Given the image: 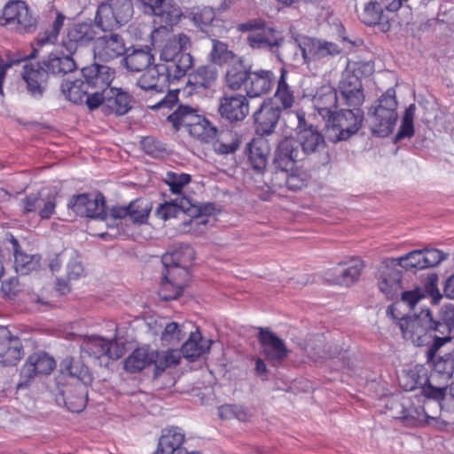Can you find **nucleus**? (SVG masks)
I'll return each instance as SVG.
<instances>
[{
	"instance_id": "nucleus-34",
	"label": "nucleus",
	"mask_w": 454,
	"mask_h": 454,
	"mask_svg": "<svg viewBox=\"0 0 454 454\" xmlns=\"http://www.w3.org/2000/svg\"><path fill=\"white\" fill-rule=\"evenodd\" d=\"M86 86L91 90H109L114 70L106 65L94 63L82 69Z\"/></svg>"
},
{
	"instance_id": "nucleus-26",
	"label": "nucleus",
	"mask_w": 454,
	"mask_h": 454,
	"mask_svg": "<svg viewBox=\"0 0 454 454\" xmlns=\"http://www.w3.org/2000/svg\"><path fill=\"white\" fill-rule=\"evenodd\" d=\"M49 75L43 61L26 63L23 67L22 78L27 83V92L35 98L43 96Z\"/></svg>"
},
{
	"instance_id": "nucleus-8",
	"label": "nucleus",
	"mask_w": 454,
	"mask_h": 454,
	"mask_svg": "<svg viewBox=\"0 0 454 454\" xmlns=\"http://www.w3.org/2000/svg\"><path fill=\"white\" fill-rule=\"evenodd\" d=\"M397 0L371 1L361 13V20L367 26L379 25L383 33L390 31L397 16Z\"/></svg>"
},
{
	"instance_id": "nucleus-2",
	"label": "nucleus",
	"mask_w": 454,
	"mask_h": 454,
	"mask_svg": "<svg viewBox=\"0 0 454 454\" xmlns=\"http://www.w3.org/2000/svg\"><path fill=\"white\" fill-rule=\"evenodd\" d=\"M372 117V131L385 137L393 133L397 121V99L395 87L389 88L369 109Z\"/></svg>"
},
{
	"instance_id": "nucleus-19",
	"label": "nucleus",
	"mask_w": 454,
	"mask_h": 454,
	"mask_svg": "<svg viewBox=\"0 0 454 454\" xmlns=\"http://www.w3.org/2000/svg\"><path fill=\"white\" fill-rule=\"evenodd\" d=\"M360 70L346 69L339 82V90L345 106H362L364 101Z\"/></svg>"
},
{
	"instance_id": "nucleus-3",
	"label": "nucleus",
	"mask_w": 454,
	"mask_h": 454,
	"mask_svg": "<svg viewBox=\"0 0 454 454\" xmlns=\"http://www.w3.org/2000/svg\"><path fill=\"white\" fill-rule=\"evenodd\" d=\"M360 106H340L331 119H327L325 126L333 142L348 140L362 128L364 116Z\"/></svg>"
},
{
	"instance_id": "nucleus-38",
	"label": "nucleus",
	"mask_w": 454,
	"mask_h": 454,
	"mask_svg": "<svg viewBox=\"0 0 454 454\" xmlns=\"http://www.w3.org/2000/svg\"><path fill=\"white\" fill-rule=\"evenodd\" d=\"M270 151V146L263 138H253L247 143L246 153L253 169L257 173L262 174L266 169Z\"/></svg>"
},
{
	"instance_id": "nucleus-33",
	"label": "nucleus",
	"mask_w": 454,
	"mask_h": 454,
	"mask_svg": "<svg viewBox=\"0 0 454 454\" xmlns=\"http://www.w3.org/2000/svg\"><path fill=\"white\" fill-rule=\"evenodd\" d=\"M313 104L318 114L325 121V124L327 123V119H331L340 106H345L342 104V100L338 98L336 90L331 86H322L318 89L313 98Z\"/></svg>"
},
{
	"instance_id": "nucleus-47",
	"label": "nucleus",
	"mask_w": 454,
	"mask_h": 454,
	"mask_svg": "<svg viewBox=\"0 0 454 454\" xmlns=\"http://www.w3.org/2000/svg\"><path fill=\"white\" fill-rule=\"evenodd\" d=\"M191 207L190 200L182 195L176 200L160 204L155 210V215L163 221H168L178 217L180 214L187 213Z\"/></svg>"
},
{
	"instance_id": "nucleus-35",
	"label": "nucleus",
	"mask_w": 454,
	"mask_h": 454,
	"mask_svg": "<svg viewBox=\"0 0 454 454\" xmlns=\"http://www.w3.org/2000/svg\"><path fill=\"white\" fill-rule=\"evenodd\" d=\"M308 173L294 167L292 169L274 170L271 177V183L274 187H286L293 192L301 190L308 184Z\"/></svg>"
},
{
	"instance_id": "nucleus-58",
	"label": "nucleus",
	"mask_w": 454,
	"mask_h": 454,
	"mask_svg": "<svg viewBox=\"0 0 454 454\" xmlns=\"http://www.w3.org/2000/svg\"><path fill=\"white\" fill-rule=\"evenodd\" d=\"M189 134L202 142H209L215 138L217 135V128L203 117L196 125L193 124Z\"/></svg>"
},
{
	"instance_id": "nucleus-29",
	"label": "nucleus",
	"mask_w": 454,
	"mask_h": 454,
	"mask_svg": "<svg viewBox=\"0 0 454 454\" xmlns=\"http://www.w3.org/2000/svg\"><path fill=\"white\" fill-rule=\"evenodd\" d=\"M126 52L123 38L115 33L99 36L94 43V55L101 61L108 62Z\"/></svg>"
},
{
	"instance_id": "nucleus-20",
	"label": "nucleus",
	"mask_w": 454,
	"mask_h": 454,
	"mask_svg": "<svg viewBox=\"0 0 454 454\" xmlns=\"http://www.w3.org/2000/svg\"><path fill=\"white\" fill-rule=\"evenodd\" d=\"M296 42L305 63L323 60L340 53V47L334 43L310 37H302Z\"/></svg>"
},
{
	"instance_id": "nucleus-57",
	"label": "nucleus",
	"mask_w": 454,
	"mask_h": 454,
	"mask_svg": "<svg viewBox=\"0 0 454 454\" xmlns=\"http://www.w3.org/2000/svg\"><path fill=\"white\" fill-rule=\"evenodd\" d=\"M236 55L228 49V45L216 39L212 40V50L209 53L210 61L216 65H223L234 60Z\"/></svg>"
},
{
	"instance_id": "nucleus-6",
	"label": "nucleus",
	"mask_w": 454,
	"mask_h": 454,
	"mask_svg": "<svg viewBox=\"0 0 454 454\" xmlns=\"http://www.w3.org/2000/svg\"><path fill=\"white\" fill-rule=\"evenodd\" d=\"M427 356V360L433 362V368L428 374L431 385L424 388V397L436 401H442L446 395L448 382L454 372V357L451 356L439 357L434 361Z\"/></svg>"
},
{
	"instance_id": "nucleus-48",
	"label": "nucleus",
	"mask_w": 454,
	"mask_h": 454,
	"mask_svg": "<svg viewBox=\"0 0 454 454\" xmlns=\"http://www.w3.org/2000/svg\"><path fill=\"white\" fill-rule=\"evenodd\" d=\"M217 77V70L210 65L200 66L188 75V84L194 90H206L213 86Z\"/></svg>"
},
{
	"instance_id": "nucleus-39",
	"label": "nucleus",
	"mask_w": 454,
	"mask_h": 454,
	"mask_svg": "<svg viewBox=\"0 0 454 454\" xmlns=\"http://www.w3.org/2000/svg\"><path fill=\"white\" fill-rule=\"evenodd\" d=\"M428 385H431L428 370L422 364H416L408 370H404L402 380H399V387L404 391H413L420 387L423 395L424 388Z\"/></svg>"
},
{
	"instance_id": "nucleus-43",
	"label": "nucleus",
	"mask_w": 454,
	"mask_h": 454,
	"mask_svg": "<svg viewBox=\"0 0 454 454\" xmlns=\"http://www.w3.org/2000/svg\"><path fill=\"white\" fill-rule=\"evenodd\" d=\"M12 244L14 254V268L18 274L21 276L27 275L40 268L41 255L27 254L20 249L19 241L12 238Z\"/></svg>"
},
{
	"instance_id": "nucleus-59",
	"label": "nucleus",
	"mask_w": 454,
	"mask_h": 454,
	"mask_svg": "<svg viewBox=\"0 0 454 454\" xmlns=\"http://www.w3.org/2000/svg\"><path fill=\"white\" fill-rule=\"evenodd\" d=\"M63 256H67V275L68 279H77L83 273L81 257L75 250H64Z\"/></svg>"
},
{
	"instance_id": "nucleus-31",
	"label": "nucleus",
	"mask_w": 454,
	"mask_h": 454,
	"mask_svg": "<svg viewBox=\"0 0 454 454\" xmlns=\"http://www.w3.org/2000/svg\"><path fill=\"white\" fill-rule=\"evenodd\" d=\"M282 110L275 101L265 100L254 114L256 132L262 136L273 133L281 116Z\"/></svg>"
},
{
	"instance_id": "nucleus-30",
	"label": "nucleus",
	"mask_w": 454,
	"mask_h": 454,
	"mask_svg": "<svg viewBox=\"0 0 454 454\" xmlns=\"http://www.w3.org/2000/svg\"><path fill=\"white\" fill-rule=\"evenodd\" d=\"M401 406L402 415L399 417V419L408 426L416 427L430 424L431 420L435 419V418L427 414L421 403V397L417 395L412 397L403 396Z\"/></svg>"
},
{
	"instance_id": "nucleus-28",
	"label": "nucleus",
	"mask_w": 454,
	"mask_h": 454,
	"mask_svg": "<svg viewBox=\"0 0 454 454\" xmlns=\"http://www.w3.org/2000/svg\"><path fill=\"white\" fill-rule=\"evenodd\" d=\"M96 30L90 22H79L68 28L62 45L67 52L74 54L80 47L88 45L96 38Z\"/></svg>"
},
{
	"instance_id": "nucleus-53",
	"label": "nucleus",
	"mask_w": 454,
	"mask_h": 454,
	"mask_svg": "<svg viewBox=\"0 0 454 454\" xmlns=\"http://www.w3.org/2000/svg\"><path fill=\"white\" fill-rule=\"evenodd\" d=\"M250 72L251 70L243 65V60L238 59L227 71V85L233 90H239L242 86L246 90Z\"/></svg>"
},
{
	"instance_id": "nucleus-60",
	"label": "nucleus",
	"mask_w": 454,
	"mask_h": 454,
	"mask_svg": "<svg viewBox=\"0 0 454 454\" xmlns=\"http://www.w3.org/2000/svg\"><path fill=\"white\" fill-rule=\"evenodd\" d=\"M66 17L60 13H57V17L52 25L45 32L39 34L37 36V43L39 45H45L48 43L53 44L57 42L59 32L63 27Z\"/></svg>"
},
{
	"instance_id": "nucleus-36",
	"label": "nucleus",
	"mask_w": 454,
	"mask_h": 454,
	"mask_svg": "<svg viewBox=\"0 0 454 454\" xmlns=\"http://www.w3.org/2000/svg\"><path fill=\"white\" fill-rule=\"evenodd\" d=\"M105 114L124 115L131 109V96L122 89L106 90Z\"/></svg>"
},
{
	"instance_id": "nucleus-14",
	"label": "nucleus",
	"mask_w": 454,
	"mask_h": 454,
	"mask_svg": "<svg viewBox=\"0 0 454 454\" xmlns=\"http://www.w3.org/2000/svg\"><path fill=\"white\" fill-rule=\"evenodd\" d=\"M56 367V361L46 352L30 355L20 369L17 389L27 388L37 375H48Z\"/></svg>"
},
{
	"instance_id": "nucleus-16",
	"label": "nucleus",
	"mask_w": 454,
	"mask_h": 454,
	"mask_svg": "<svg viewBox=\"0 0 454 454\" xmlns=\"http://www.w3.org/2000/svg\"><path fill=\"white\" fill-rule=\"evenodd\" d=\"M67 207L81 217L104 220L106 215L105 197L101 193L74 195L69 200Z\"/></svg>"
},
{
	"instance_id": "nucleus-18",
	"label": "nucleus",
	"mask_w": 454,
	"mask_h": 454,
	"mask_svg": "<svg viewBox=\"0 0 454 454\" xmlns=\"http://www.w3.org/2000/svg\"><path fill=\"white\" fill-rule=\"evenodd\" d=\"M258 340L265 358L273 365H280L290 353L285 341L268 328H258Z\"/></svg>"
},
{
	"instance_id": "nucleus-62",
	"label": "nucleus",
	"mask_w": 454,
	"mask_h": 454,
	"mask_svg": "<svg viewBox=\"0 0 454 454\" xmlns=\"http://www.w3.org/2000/svg\"><path fill=\"white\" fill-rule=\"evenodd\" d=\"M192 180L189 174L168 171L166 174L164 182L168 185L172 193L181 195L183 189Z\"/></svg>"
},
{
	"instance_id": "nucleus-9",
	"label": "nucleus",
	"mask_w": 454,
	"mask_h": 454,
	"mask_svg": "<svg viewBox=\"0 0 454 454\" xmlns=\"http://www.w3.org/2000/svg\"><path fill=\"white\" fill-rule=\"evenodd\" d=\"M161 282L159 295L162 300L171 301L182 295L190 282V272L184 265H162Z\"/></svg>"
},
{
	"instance_id": "nucleus-27",
	"label": "nucleus",
	"mask_w": 454,
	"mask_h": 454,
	"mask_svg": "<svg viewBox=\"0 0 454 454\" xmlns=\"http://www.w3.org/2000/svg\"><path fill=\"white\" fill-rule=\"evenodd\" d=\"M82 353L96 359L107 356L117 360L121 356V350L115 340H108L98 336H90L83 340L81 344Z\"/></svg>"
},
{
	"instance_id": "nucleus-44",
	"label": "nucleus",
	"mask_w": 454,
	"mask_h": 454,
	"mask_svg": "<svg viewBox=\"0 0 454 454\" xmlns=\"http://www.w3.org/2000/svg\"><path fill=\"white\" fill-rule=\"evenodd\" d=\"M61 374L69 376L88 386L92 382L93 377L88 367L79 359L73 356L65 357L59 364Z\"/></svg>"
},
{
	"instance_id": "nucleus-64",
	"label": "nucleus",
	"mask_w": 454,
	"mask_h": 454,
	"mask_svg": "<svg viewBox=\"0 0 454 454\" xmlns=\"http://www.w3.org/2000/svg\"><path fill=\"white\" fill-rule=\"evenodd\" d=\"M140 145L145 153L153 157H157L166 151L165 145L153 137H144Z\"/></svg>"
},
{
	"instance_id": "nucleus-25",
	"label": "nucleus",
	"mask_w": 454,
	"mask_h": 454,
	"mask_svg": "<svg viewBox=\"0 0 454 454\" xmlns=\"http://www.w3.org/2000/svg\"><path fill=\"white\" fill-rule=\"evenodd\" d=\"M23 356L20 339L12 335L6 326H0V364L4 366L16 365Z\"/></svg>"
},
{
	"instance_id": "nucleus-24",
	"label": "nucleus",
	"mask_w": 454,
	"mask_h": 454,
	"mask_svg": "<svg viewBox=\"0 0 454 454\" xmlns=\"http://www.w3.org/2000/svg\"><path fill=\"white\" fill-rule=\"evenodd\" d=\"M56 197L43 198L39 194L31 193L19 201V207L22 215L28 216L37 214L41 220L50 219L55 213Z\"/></svg>"
},
{
	"instance_id": "nucleus-41",
	"label": "nucleus",
	"mask_w": 454,
	"mask_h": 454,
	"mask_svg": "<svg viewBox=\"0 0 454 454\" xmlns=\"http://www.w3.org/2000/svg\"><path fill=\"white\" fill-rule=\"evenodd\" d=\"M158 356V353L148 347L136 348L125 360L124 370L129 373H137L151 365Z\"/></svg>"
},
{
	"instance_id": "nucleus-21",
	"label": "nucleus",
	"mask_w": 454,
	"mask_h": 454,
	"mask_svg": "<svg viewBox=\"0 0 454 454\" xmlns=\"http://www.w3.org/2000/svg\"><path fill=\"white\" fill-rule=\"evenodd\" d=\"M218 113L230 123L241 121L249 113L248 100L239 93L225 94L219 99Z\"/></svg>"
},
{
	"instance_id": "nucleus-23",
	"label": "nucleus",
	"mask_w": 454,
	"mask_h": 454,
	"mask_svg": "<svg viewBox=\"0 0 454 454\" xmlns=\"http://www.w3.org/2000/svg\"><path fill=\"white\" fill-rule=\"evenodd\" d=\"M445 256L442 251L431 249H419L399 256V266L408 270H424L439 264Z\"/></svg>"
},
{
	"instance_id": "nucleus-15",
	"label": "nucleus",
	"mask_w": 454,
	"mask_h": 454,
	"mask_svg": "<svg viewBox=\"0 0 454 454\" xmlns=\"http://www.w3.org/2000/svg\"><path fill=\"white\" fill-rule=\"evenodd\" d=\"M172 67L162 66L160 63L148 68L136 82V85L145 91L163 94L170 83L180 80L178 75H173Z\"/></svg>"
},
{
	"instance_id": "nucleus-12",
	"label": "nucleus",
	"mask_w": 454,
	"mask_h": 454,
	"mask_svg": "<svg viewBox=\"0 0 454 454\" xmlns=\"http://www.w3.org/2000/svg\"><path fill=\"white\" fill-rule=\"evenodd\" d=\"M295 140L306 158H317L315 165L317 167L325 166L331 160L327 150L325 138L318 128L301 131Z\"/></svg>"
},
{
	"instance_id": "nucleus-13",
	"label": "nucleus",
	"mask_w": 454,
	"mask_h": 454,
	"mask_svg": "<svg viewBox=\"0 0 454 454\" xmlns=\"http://www.w3.org/2000/svg\"><path fill=\"white\" fill-rule=\"evenodd\" d=\"M4 25L19 33H32L36 29L37 20L23 1H11L3 10Z\"/></svg>"
},
{
	"instance_id": "nucleus-1",
	"label": "nucleus",
	"mask_w": 454,
	"mask_h": 454,
	"mask_svg": "<svg viewBox=\"0 0 454 454\" xmlns=\"http://www.w3.org/2000/svg\"><path fill=\"white\" fill-rule=\"evenodd\" d=\"M191 44L190 37L183 33L169 37L160 50V63L172 67L173 75L184 77L194 63L193 57L185 52Z\"/></svg>"
},
{
	"instance_id": "nucleus-63",
	"label": "nucleus",
	"mask_w": 454,
	"mask_h": 454,
	"mask_svg": "<svg viewBox=\"0 0 454 454\" xmlns=\"http://www.w3.org/2000/svg\"><path fill=\"white\" fill-rule=\"evenodd\" d=\"M415 104H411L404 111L401 126L399 128V140L411 138L414 135Z\"/></svg>"
},
{
	"instance_id": "nucleus-61",
	"label": "nucleus",
	"mask_w": 454,
	"mask_h": 454,
	"mask_svg": "<svg viewBox=\"0 0 454 454\" xmlns=\"http://www.w3.org/2000/svg\"><path fill=\"white\" fill-rule=\"evenodd\" d=\"M215 17L214 9L208 6L195 7L191 12L192 22L202 31H207V27L213 22Z\"/></svg>"
},
{
	"instance_id": "nucleus-17",
	"label": "nucleus",
	"mask_w": 454,
	"mask_h": 454,
	"mask_svg": "<svg viewBox=\"0 0 454 454\" xmlns=\"http://www.w3.org/2000/svg\"><path fill=\"white\" fill-rule=\"evenodd\" d=\"M363 269L361 259L351 258L327 270L324 273V279L330 284L349 286L358 280Z\"/></svg>"
},
{
	"instance_id": "nucleus-52",
	"label": "nucleus",
	"mask_w": 454,
	"mask_h": 454,
	"mask_svg": "<svg viewBox=\"0 0 454 454\" xmlns=\"http://www.w3.org/2000/svg\"><path fill=\"white\" fill-rule=\"evenodd\" d=\"M195 252L188 244H180L173 251L166 253L161 258L162 265L178 264L188 268L194 260Z\"/></svg>"
},
{
	"instance_id": "nucleus-11",
	"label": "nucleus",
	"mask_w": 454,
	"mask_h": 454,
	"mask_svg": "<svg viewBox=\"0 0 454 454\" xmlns=\"http://www.w3.org/2000/svg\"><path fill=\"white\" fill-rule=\"evenodd\" d=\"M136 3L145 14L155 16V22L160 23V28L166 30L176 25L183 15L173 0H136Z\"/></svg>"
},
{
	"instance_id": "nucleus-56",
	"label": "nucleus",
	"mask_w": 454,
	"mask_h": 454,
	"mask_svg": "<svg viewBox=\"0 0 454 454\" xmlns=\"http://www.w3.org/2000/svg\"><path fill=\"white\" fill-rule=\"evenodd\" d=\"M86 386H78L75 388V395H70L69 392L63 391V400L66 407L72 412L82 411L87 403Z\"/></svg>"
},
{
	"instance_id": "nucleus-45",
	"label": "nucleus",
	"mask_w": 454,
	"mask_h": 454,
	"mask_svg": "<svg viewBox=\"0 0 454 454\" xmlns=\"http://www.w3.org/2000/svg\"><path fill=\"white\" fill-rule=\"evenodd\" d=\"M287 71L285 67L280 69V76L277 82V90L272 98L282 111L292 108L295 103L294 91L287 82Z\"/></svg>"
},
{
	"instance_id": "nucleus-10",
	"label": "nucleus",
	"mask_w": 454,
	"mask_h": 454,
	"mask_svg": "<svg viewBox=\"0 0 454 454\" xmlns=\"http://www.w3.org/2000/svg\"><path fill=\"white\" fill-rule=\"evenodd\" d=\"M429 309H421L419 314L399 318V328L404 340L416 346H423L433 342V333L429 331Z\"/></svg>"
},
{
	"instance_id": "nucleus-37",
	"label": "nucleus",
	"mask_w": 454,
	"mask_h": 454,
	"mask_svg": "<svg viewBox=\"0 0 454 454\" xmlns=\"http://www.w3.org/2000/svg\"><path fill=\"white\" fill-rule=\"evenodd\" d=\"M275 75L272 71L260 69L251 71L247 82V95L257 98L268 93L274 84Z\"/></svg>"
},
{
	"instance_id": "nucleus-46",
	"label": "nucleus",
	"mask_w": 454,
	"mask_h": 454,
	"mask_svg": "<svg viewBox=\"0 0 454 454\" xmlns=\"http://www.w3.org/2000/svg\"><path fill=\"white\" fill-rule=\"evenodd\" d=\"M122 61L126 68L134 73H138L148 68L154 61V56L150 48L134 49L127 54Z\"/></svg>"
},
{
	"instance_id": "nucleus-40",
	"label": "nucleus",
	"mask_w": 454,
	"mask_h": 454,
	"mask_svg": "<svg viewBox=\"0 0 454 454\" xmlns=\"http://www.w3.org/2000/svg\"><path fill=\"white\" fill-rule=\"evenodd\" d=\"M44 67L49 74L62 77L68 75L77 69V65L73 58V54L67 52L66 55L50 54L43 59Z\"/></svg>"
},
{
	"instance_id": "nucleus-32",
	"label": "nucleus",
	"mask_w": 454,
	"mask_h": 454,
	"mask_svg": "<svg viewBox=\"0 0 454 454\" xmlns=\"http://www.w3.org/2000/svg\"><path fill=\"white\" fill-rule=\"evenodd\" d=\"M396 267L397 260L387 258L381 262L376 272L379 289L388 300H394L397 293Z\"/></svg>"
},
{
	"instance_id": "nucleus-7",
	"label": "nucleus",
	"mask_w": 454,
	"mask_h": 454,
	"mask_svg": "<svg viewBox=\"0 0 454 454\" xmlns=\"http://www.w3.org/2000/svg\"><path fill=\"white\" fill-rule=\"evenodd\" d=\"M427 320L429 323V331L433 333V343L428 348V356L432 359L437 350L451 340L450 334L454 330V305H443L435 317L429 310Z\"/></svg>"
},
{
	"instance_id": "nucleus-4",
	"label": "nucleus",
	"mask_w": 454,
	"mask_h": 454,
	"mask_svg": "<svg viewBox=\"0 0 454 454\" xmlns=\"http://www.w3.org/2000/svg\"><path fill=\"white\" fill-rule=\"evenodd\" d=\"M133 14L132 0H106L98 6L94 24L103 31H113L128 23Z\"/></svg>"
},
{
	"instance_id": "nucleus-42",
	"label": "nucleus",
	"mask_w": 454,
	"mask_h": 454,
	"mask_svg": "<svg viewBox=\"0 0 454 454\" xmlns=\"http://www.w3.org/2000/svg\"><path fill=\"white\" fill-rule=\"evenodd\" d=\"M203 117L198 114V109L190 106L180 105L173 113L168 115L167 120L172 124L176 131H178L182 127H185L190 131L193 124L196 125Z\"/></svg>"
},
{
	"instance_id": "nucleus-51",
	"label": "nucleus",
	"mask_w": 454,
	"mask_h": 454,
	"mask_svg": "<svg viewBox=\"0 0 454 454\" xmlns=\"http://www.w3.org/2000/svg\"><path fill=\"white\" fill-rule=\"evenodd\" d=\"M215 137L214 150L218 154L233 153L239 150L241 144V136L231 129L217 130Z\"/></svg>"
},
{
	"instance_id": "nucleus-55",
	"label": "nucleus",
	"mask_w": 454,
	"mask_h": 454,
	"mask_svg": "<svg viewBox=\"0 0 454 454\" xmlns=\"http://www.w3.org/2000/svg\"><path fill=\"white\" fill-rule=\"evenodd\" d=\"M129 221L134 224H143L148 220L152 210L151 203L144 199H137L128 205Z\"/></svg>"
},
{
	"instance_id": "nucleus-5",
	"label": "nucleus",
	"mask_w": 454,
	"mask_h": 454,
	"mask_svg": "<svg viewBox=\"0 0 454 454\" xmlns=\"http://www.w3.org/2000/svg\"><path fill=\"white\" fill-rule=\"evenodd\" d=\"M239 30L250 32L247 42L251 48L268 50L280 59L278 48L283 45L285 39L278 31L267 27L260 20L241 23L239 25Z\"/></svg>"
},
{
	"instance_id": "nucleus-54",
	"label": "nucleus",
	"mask_w": 454,
	"mask_h": 454,
	"mask_svg": "<svg viewBox=\"0 0 454 454\" xmlns=\"http://www.w3.org/2000/svg\"><path fill=\"white\" fill-rule=\"evenodd\" d=\"M88 87L83 80L65 81L61 83V91L66 98L74 104H81L88 93Z\"/></svg>"
},
{
	"instance_id": "nucleus-49",
	"label": "nucleus",
	"mask_w": 454,
	"mask_h": 454,
	"mask_svg": "<svg viewBox=\"0 0 454 454\" xmlns=\"http://www.w3.org/2000/svg\"><path fill=\"white\" fill-rule=\"evenodd\" d=\"M184 442V434L182 429L176 427H171L162 430L159 439L158 447L163 450L167 454H174L177 450H184L182 444Z\"/></svg>"
},
{
	"instance_id": "nucleus-22",
	"label": "nucleus",
	"mask_w": 454,
	"mask_h": 454,
	"mask_svg": "<svg viewBox=\"0 0 454 454\" xmlns=\"http://www.w3.org/2000/svg\"><path fill=\"white\" fill-rule=\"evenodd\" d=\"M305 160V157L294 137L283 138L278 145L273 158L275 170L292 169L298 161Z\"/></svg>"
},
{
	"instance_id": "nucleus-50",
	"label": "nucleus",
	"mask_w": 454,
	"mask_h": 454,
	"mask_svg": "<svg viewBox=\"0 0 454 454\" xmlns=\"http://www.w3.org/2000/svg\"><path fill=\"white\" fill-rule=\"evenodd\" d=\"M211 341H204L199 331L191 333L189 339L183 344L181 352L184 357L195 361L210 348Z\"/></svg>"
}]
</instances>
